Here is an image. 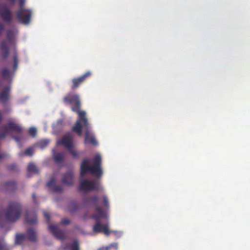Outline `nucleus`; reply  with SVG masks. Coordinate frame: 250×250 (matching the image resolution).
I'll return each mask as SVG.
<instances>
[{"label": "nucleus", "instance_id": "obj_27", "mask_svg": "<svg viewBox=\"0 0 250 250\" xmlns=\"http://www.w3.org/2000/svg\"><path fill=\"white\" fill-rule=\"evenodd\" d=\"M97 196H93L92 198H91V201H93V202H95L97 200Z\"/></svg>", "mask_w": 250, "mask_h": 250}, {"label": "nucleus", "instance_id": "obj_25", "mask_svg": "<svg viewBox=\"0 0 250 250\" xmlns=\"http://www.w3.org/2000/svg\"><path fill=\"white\" fill-rule=\"evenodd\" d=\"M48 143V141H46V140L42 141L41 143V145H42V144H43V146H42L41 147H43V146H46Z\"/></svg>", "mask_w": 250, "mask_h": 250}, {"label": "nucleus", "instance_id": "obj_26", "mask_svg": "<svg viewBox=\"0 0 250 250\" xmlns=\"http://www.w3.org/2000/svg\"><path fill=\"white\" fill-rule=\"evenodd\" d=\"M43 214H44V217H45L46 219H49V214H48L47 212H43Z\"/></svg>", "mask_w": 250, "mask_h": 250}, {"label": "nucleus", "instance_id": "obj_20", "mask_svg": "<svg viewBox=\"0 0 250 250\" xmlns=\"http://www.w3.org/2000/svg\"><path fill=\"white\" fill-rule=\"evenodd\" d=\"M24 235L23 234H19L16 236V242L17 243H19L21 240L24 239Z\"/></svg>", "mask_w": 250, "mask_h": 250}, {"label": "nucleus", "instance_id": "obj_1", "mask_svg": "<svg viewBox=\"0 0 250 250\" xmlns=\"http://www.w3.org/2000/svg\"><path fill=\"white\" fill-rule=\"evenodd\" d=\"M64 101L69 102L70 104L77 106L76 108H72L73 111H76L78 113L79 118L76 124L73 127V130L79 135L81 136L82 135V127H85L86 129L85 143L92 145L97 144L94 136L89 130L90 125L86 117V112L84 111H80L79 109L80 105L79 96L75 94H69L64 98Z\"/></svg>", "mask_w": 250, "mask_h": 250}, {"label": "nucleus", "instance_id": "obj_17", "mask_svg": "<svg viewBox=\"0 0 250 250\" xmlns=\"http://www.w3.org/2000/svg\"><path fill=\"white\" fill-rule=\"evenodd\" d=\"M68 249L70 250H79L78 245L77 242H75L73 244L69 245L68 246Z\"/></svg>", "mask_w": 250, "mask_h": 250}, {"label": "nucleus", "instance_id": "obj_13", "mask_svg": "<svg viewBox=\"0 0 250 250\" xmlns=\"http://www.w3.org/2000/svg\"><path fill=\"white\" fill-rule=\"evenodd\" d=\"M9 91V88H8L5 90H4L0 94V99L2 101H5L7 100L9 97L8 92Z\"/></svg>", "mask_w": 250, "mask_h": 250}, {"label": "nucleus", "instance_id": "obj_3", "mask_svg": "<svg viewBox=\"0 0 250 250\" xmlns=\"http://www.w3.org/2000/svg\"><path fill=\"white\" fill-rule=\"evenodd\" d=\"M102 157L99 153H97L95 155L91 165L90 164L89 160H84L81 167V176H83L88 171H90L96 176H101L102 174V171L100 167Z\"/></svg>", "mask_w": 250, "mask_h": 250}, {"label": "nucleus", "instance_id": "obj_29", "mask_svg": "<svg viewBox=\"0 0 250 250\" xmlns=\"http://www.w3.org/2000/svg\"><path fill=\"white\" fill-rule=\"evenodd\" d=\"M60 144V142H57V144H58V145H59V144Z\"/></svg>", "mask_w": 250, "mask_h": 250}, {"label": "nucleus", "instance_id": "obj_18", "mask_svg": "<svg viewBox=\"0 0 250 250\" xmlns=\"http://www.w3.org/2000/svg\"><path fill=\"white\" fill-rule=\"evenodd\" d=\"M36 166L33 164H30L28 167V170L31 172H36L37 171Z\"/></svg>", "mask_w": 250, "mask_h": 250}, {"label": "nucleus", "instance_id": "obj_6", "mask_svg": "<svg viewBox=\"0 0 250 250\" xmlns=\"http://www.w3.org/2000/svg\"><path fill=\"white\" fill-rule=\"evenodd\" d=\"M25 2V0H20V9L18 12V17L22 23L28 24L30 20L31 12L23 7Z\"/></svg>", "mask_w": 250, "mask_h": 250}, {"label": "nucleus", "instance_id": "obj_9", "mask_svg": "<svg viewBox=\"0 0 250 250\" xmlns=\"http://www.w3.org/2000/svg\"><path fill=\"white\" fill-rule=\"evenodd\" d=\"M49 228L53 234L58 238L62 239L65 237L64 233L60 230L56 225H50Z\"/></svg>", "mask_w": 250, "mask_h": 250}, {"label": "nucleus", "instance_id": "obj_5", "mask_svg": "<svg viewBox=\"0 0 250 250\" xmlns=\"http://www.w3.org/2000/svg\"><path fill=\"white\" fill-rule=\"evenodd\" d=\"M103 188L98 182L83 180L80 183V190L83 192H87L92 190H101Z\"/></svg>", "mask_w": 250, "mask_h": 250}, {"label": "nucleus", "instance_id": "obj_11", "mask_svg": "<svg viewBox=\"0 0 250 250\" xmlns=\"http://www.w3.org/2000/svg\"><path fill=\"white\" fill-rule=\"evenodd\" d=\"M63 183L71 185L73 183V176L72 173H69L67 174L64 177L63 180Z\"/></svg>", "mask_w": 250, "mask_h": 250}, {"label": "nucleus", "instance_id": "obj_10", "mask_svg": "<svg viewBox=\"0 0 250 250\" xmlns=\"http://www.w3.org/2000/svg\"><path fill=\"white\" fill-rule=\"evenodd\" d=\"M91 73L89 72H86L83 75L78 79H75L73 80V87L76 88L78 86V85L81 83L84 79L88 76H90Z\"/></svg>", "mask_w": 250, "mask_h": 250}, {"label": "nucleus", "instance_id": "obj_24", "mask_svg": "<svg viewBox=\"0 0 250 250\" xmlns=\"http://www.w3.org/2000/svg\"><path fill=\"white\" fill-rule=\"evenodd\" d=\"M103 200H104V205L106 206H108V200H107V197L105 196H104Z\"/></svg>", "mask_w": 250, "mask_h": 250}, {"label": "nucleus", "instance_id": "obj_22", "mask_svg": "<svg viewBox=\"0 0 250 250\" xmlns=\"http://www.w3.org/2000/svg\"><path fill=\"white\" fill-rule=\"evenodd\" d=\"M33 149L32 148H28L26 150V151H25V155H29V156H31L33 154Z\"/></svg>", "mask_w": 250, "mask_h": 250}, {"label": "nucleus", "instance_id": "obj_16", "mask_svg": "<svg viewBox=\"0 0 250 250\" xmlns=\"http://www.w3.org/2000/svg\"><path fill=\"white\" fill-rule=\"evenodd\" d=\"M31 215L29 214H27L26 215V220L27 222H29V223H35L37 221V217L36 216H34L33 219L32 220H30Z\"/></svg>", "mask_w": 250, "mask_h": 250}, {"label": "nucleus", "instance_id": "obj_23", "mask_svg": "<svg viewBox=\"0 0 250 250\" xmlns=\"http://www.w3.org/2000/svg\"><path fill=\"white\" fill-rule=\"evenodd\" d=\"M70 223V221L69 219L67 218H64L62 221V223L64 225L68 224Z\"/></svg>", "mask_w": 250, "mask_h": 250}, {"label": "nucleus", "instance_id": "obj_2", "mask_svg": "<svg viewBox=\"0 0 250 250\" xmlns=\"http://www.w3.org/2000/svg\"><path fill=\"white\" fill-rule=\"evenodd\" d=\"M108 215L105 212H103L101 209L97 208L96 212L92 216L93 218L98 220L96 224L93 226V229L95 232H103L105 235H108L112 232L116 236L120 237L122 235V232L118 231H111L109 229L108 224H102L101 221L104 218H107Z\"/></svg>", "mask_w": 250, "mask_h": 250}, {"label": "nucleus", "instance_id": "obj_21", "mask_svg": "<svg viewBox=\"0 0 250 250\" xmlns=\"http://www.w3.org/2000/svg\"><path fill=\"white\" fill-rule=\"evenodd\" d=\"M36 132H37V129L36 128L31 127L29 129V134L31 135L34 136L36 135Z\"/></svg>", "mask_w": 250, "mask_h": 250}, {"label": "nucleus", "instance_id": "obj_28", "mask_svg": "<svg viewBox=\"0 0 250 250\" xmlns=\"http://www.w3.org/2000/svg\"><path fill=\"white\" fill-rule=\"evenodd\" d=\"M109 248V247H104L99 250H107Z\"/></svg>", "mask_w": 250, "mask_h": 250}, {"label": "nucleus", "instance_id": "obj_12", "mask_svg": "<svg viewBox=\"0 0 250 250\" xmlns=\"http://www.w3.org/2000/svg\"><path fill=\"white\" fill-rule=\"evenodd\" d=\"M36 232L33 229H29L27 232L26 237L31 240H34L36 238Z\"/></svg>", "mask_w": 250, "mask_h": 250}, {"label": "nucleus", "instance_id": "obj_14", "mask_svg": "<svg viewBox=\"0 0 250 250\" xmlns=\"http://www.w3.org/2000/svg\"><path fill=\"white\" fill-rule=\"evenodd\" d=\"M12 75L13 72L9 71L7 69H4L2 73V76L5 79L10 78L12 76Z\"/></svg>", "mask_w": 250, "mask_h": 250}, {"label": "nucleus", "instance_id": "obj_8", "mask_svg": "<svg viewBox=\"0 0 250 250\" xmlns=\"http://www.w3.org/2000/svg\"><path fill=\"white\" fill-rule=\"evenodd\" d=\"M21 130V127L15 124V123H11L8 125L4 128V130L5 132L4 135H1V136L3 137L6 134H8L12 131H14L16 132H20Z\"/></svg>", "mask_w": 250, "mask_h": 250}, {"label": "nucleus", "instance_id": "obj_7", "mask_svg": "<svg viewBox=\"0 0 250 250\" xmlns=\"http://www.w3.org/2000/svg\"><path fill=\"white\" fill-rule=\"evenodd\" d=\"M61 142L66 147L69 149L70 152L74 157L77 156L78 154L76 150L72 147V137L70 134H68L65 135Z\"/></svg>", "mask_w": 250, "mask_h": 250}, {"label": "nucleus", "instance_id": "obj_15", "mask_svg": "<svg viewBox=\"0 0 250 250\" xmlns=\"http://www.w3.org/2000/svg\"><path fill=\"white\" fill-rule=\"evenodd\" d=\"M1 14L7 20H9L11 18V13L7 9L5 10L4 12H2Z\"/></svg>", "mask_w": 250, "mask_h": 250}, {"label": "nucleus", "instance_id": "obj_4", "mask_svg": "<svg viewBox=\"0 0 250 250\" xmlns=\"http://www.w3.org/2000/svg\"><path fill=\"white\" fill-rule=\"evenodd\" d=\"M20 206L17 203L11 204L6 212L0 211V220L5 219L9 221H16L20 217Z\"/></svg>", "mask_w": 250, "mask_h": 250}, {"label": "nucleus", "instance_id": "obj_19", "mask_svg": "<svg viewBox=\"0 0 250 250\" xmlns=\"http://www.w3.org/2000/svg\"><path fill=\"white\" fill-rule=\"evenodd\" d=\"M55 159L57 161H61L63 158V154L62 153H58L54 155Z\"/></svg>", "mask_w": 250, "mask_h": 250}]
</instances>
